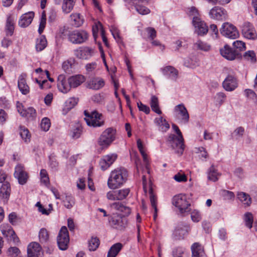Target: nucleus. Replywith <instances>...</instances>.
<instances>
[{
  "label": "nucleus",
  "mask_w": 257,
  "mask_h": 257,
  "mask_svg": "<svg viewBox=\"0 0 257 257\" xmlns=\"http://www.w3.org/2000/svg\"><path fill=\"white\" fill-rule=\"evenodd\" d=\"M128 177V173L125 168H116L110 172L107 180V186L110 189H117L126 183Z\"/></svg>",
  "instance_id": "1"
},
{
  "label": "nucleus",
  "mask_w": 257,
  "mask_h": 257,
  "mask_svg": "<svg viewBox=\"0 0 257 257\" xmlns=\"http://www.w3.org/2000/svg\"><path fill=\"white\" fill-rule=\"evenodd\" d=\"M60 37L67 36L68 40L74 44H81L86 42L89 39V35L87 31L82 29L69 31L68 28L64 27L60 30Z\"/></svg>",
  "instance_id": "2"
},
{
  "label": "nucleus",
  "mask_w": 257,
  "mask_h": 257,
  "mask_svg": "<svg viewBox=\"0 0 257 257\" xmlns=\"http://www.w3.org/2000/svg\"><path fill=\"white\" fill-rule=\"evenodd\" d=\"M191 203V198L185 193L175 195L172 199V204L181 214L190 212Z\"/></svg>",
  "instance_id": "3"
},
{
  "label": "nucleus",
  "mask_w": 257,
  "mask_h": 257,
  "mask_svg": "<svg viewBox=\"0 0 257 257\" xmlns=\"http://www.w3.org/2000/svg\"><path fill=\"white\" fill-rule=\"evenodd\" d=\"M83 113L85 116L84 119L88 126L96 128L101 127L105 124L104 116L97 110L89 111L85 110Z\"/></svg>",
  "instance_id": "4"
},
{
  "label": "nucleus",
  "mask_w": 257,
  "mask_h": 257,
  "mask_svg": "<svg viewBox=\"0 0 257 257\" xmlns=\"http://www.w3.org/2000/svg\"><path fill=\"white\" fill-rule=\"evenodd\" d=\"M116 130L113 127L106 128L97 140V144L101 150L107 149L115 140Z\"/></svg>",
  "instance_id": "5"
},
{
  "label": "nucleus",
  "mask_w": 257,
  "mask_h": 257,
  "mask_svg": "<svg viewBox=\"0 0 257 257\" xmlns=\"http://www.w3.org/2000/svg\"><path fill=\"white\" fill-rule=\"evenodd\" d=\"M143 190L145 193L148 191L150 194V200L152 207L154 209V219L156 220L158 216V208H157V197L154 194L153 188V182L151 178L149 181L147 180L146 177L144 175L142 177Z\"/></svg>",
  "instance_id": "6"
},
{
  "label": "nucleus",
  "mask_w": 257,
  "mask_h": 257,
  "mask_svg": "<svg viewBox=\"0 0 257 257\" xmlns=\"http://www.w3.org/2000/svg\"><path fill=\"white\" fill-rule=\"evenodd\" d=\"M168 141L171 145L172 148L175 150V153L179 156L183 155L185 150V145L184 139H181L179 136L171 134L168 137Z\"/></svg>",
  "instance_id": "7"
},
{
  "label": "nucleus",
  "mask_w": 257,
  "mask_h": 257,
  "mask_svg": "<svg viewBox=\"0 0 257 257\" xmlns=\"http://www.w3.org/2000/svg\"><path fill=\"white\" fill-rule=\"evenodd\" d=\"M210 18L217 21H224L228 18L227 11L220 6L213 7L209 12Z\"/></svg>",
  "instance_id": "8"
},
{
  "label": "nucleus",
  "mask_w": 257,
  "mask_h": 257,
  "mask_svg": "<svg viewBox=\"0 0 257 257\" xmlns=\"http://www.w3.org/2000/svg\"><path fill=\"white\" fill-rule=\"evenodd\" d=\"M14 175L18 180L19 183L22 185L26 184L30 177L29 174L26 170L24 165L21 164H19L15 167Z\"/></svg>",
  "instance_id": "9"
},
{
  "label": "nucleus",
  "mask_w": 257,
  "mask_h": 257,
  "mask_svg": "<svg viewBox=\"0 0 257 257\" xmlns=\"http://www.w3.org/2000/svg\"><path fill=\"white\" fill-rule=\"evenodd\" d=\"M220 31L223 36L230 39H235L239 36L237 28L228 22L224 23L222 24Z\"/></svg>",
  "instance_id": "10"
},
{
  "label": "nucleus",
  "mask_w": 257,
  "mask_h": 257,
  "mask_svg": "<svg viewBox=\"0 0 257 257\" xmlns=\"http://www.w3.org/2000/svg\"><path fill=\"white\" fill-rule=\"evenodd\" d=\"M69 242V235L68 229L65 226H62L57 236V243L59 248L64 250L67 249Z\"/></svg>",
  "instance_id": "11"
},
{
  "label": "nucleus",
  "mask_w": 257,
  "mask_h": 257,
  "mask_svg": "<svg viewBox=\"0 0 257 257\" xmlns=\"http://www.w3.org/2000/svg\"><path fill=\"white\" fill-rule=\"evenodd\" d=\"M221 55L228 60L232 61L239 58L241 54L237 50H233L228 45L225 44L223 48L220 49Z\"/></svg>",
  "instance_id": "12"
},
{
  "label": "nucleus",
  "mask_w": 257,
  "mask_h": 257,
  "mask_svg": "<svg viewBox=\"0 0 257 257\" xmlns=\"http://www.w3.org/2000/svg\"><path fill=\"white\" fill-rule=\"evenodd\" d=\"M241 33L243 37L249 40L257 39V33L252 24L249 22L244 23L241 27Z\"/></svg>",
  "instance_id": "13"
},
{
  "label": "nucleus",
  "mask_w": 257,
  "mask_h": 257,
  "mask_svg": "<svg viewBox=\"0 0 257 257\" xmlns=\"http://www.w3.org/2000/svg\"><path fill=\"white\" fill-rule=\"evenodd\" d=\"M192 24L198 35L204 36L208 33V27L207 24L200 17L193 18Z\"/></svg>",
  "instance_id": "14"
},
{
  "label": "nucleus",
  "mask_w": 257,
  "mask_h": 257,
  "mask_svg": "<svg viewBox=\"0 0 257 257\" xmlns=\"http://www.w3.org/2000/svg\"><path fill=\"white\" fill-rule=\"evenodd\" d=\"M117 155L115 153L109 154L103 156L100 160L99 165L103 171L106 170L116 161L117 158Z\"/></svg>",
  "instance_id": "15"
},
{
  "label": "nucleus",
  "mask_w": 257,
  "mask_h": 257,
  "mask_svg": "<svg viewBox=\"0 0 257 257\" xmlns=\"http://www.w3.org/2000/svg\"><path fill=\"white\" fill-rule=\"evenodd\" d=\"M109 222L113 228L122 230L127 226L128 220L125 217L117 215L113 216L111 218Z\"/></svg>",
  "instance_id": "16"
},
{
  "label": "nucleus",
  "mask_w": 257,
  "mask_h": 257,
  "mask_svg": "<svg viewBox=\"0 0 257 257\" xmlns=\"http://www.w3.org/2000/svg\"><path fill=\"white\" fill-rule=\"evenodd\" d=\"M94 53V49L88 47H80L74 51L75 55L77 58L86 60L92 57Z\"/></svg>",
  "instance_id": "17"
},
{
  "label": "nucleus",
  "mask_w": 257,
  "mask_h": 257,
  "mask_svg": "<svg viewBox=\"0 0 257 257\" xmlns=\"http://www.w3.org/2000/svg\"><path fill=\"white\" fill-rule=\"evenodd\" d=\"M43 252L40 244L37 242H32L27 247L28 257H43Z\"/></svg>",
  "instance_id": "18"
},
{
  "label": "nucleus",
  "mask_w": 257,
  "mask_h": 257,
  "mask_svg": "<svg viewBox=\"0 0 257 257\" xmlns=\"http://www.w3.org/2000/svg\"><path fill=\"white\" fill-rule=\"evenodd\" d=\"M190 230V225L184 222L178 224L174 231L173 235L178 239H183Z\"/></svg>",
  "instance_id": "19"
},
{
  "label": "nucleus",
  "mask_w": 257,
  "mask_h": 257,
  "mask_svg": "<svg viewBox=\"0 0 257 257\" xmlns=\"http://www.w3.org/2000/svg\"><path fill=\"white\" fill-rule=\"evenodd\" d=\"M57 87L59 91L63 93L69 92L72 87L69 82V78L67 79L65 75H59L57 78Z\"/></svg>",
  "instance_id": "20"
},
{
  "label": "nucleus",
  "mask_w": 257,
  "mask_h": 257,
  "mask_svg": "<svg viewBox=\"0 0 257 257\" xmlns=\"http://www.w3.org/2000/svg\"><path fill=\"white\" fill-rule=\"evenodd\" d=\"M16 28L15 19L13 14H9L7 16L5 32L6 36H12L14 34Z\"/></svg>",
  "instance_id": "21"
},
{
  "label": "nucleus",
  "mask_w": 257,
  "mask_h": 257,
  "mask_svg": "<svg viewBox=\"0 0 257 257\" xmlns=\"http://www.w3.org/2000/svg\"><path fill=\"white\" fill-rule=\"evenodd\" d=\"M224 89L227 91H232L238 86L237 78L232 75H228L222 83Z\"/></svg>",
  "instance_id": "22"
},
{
  "label": "nucleus",
  "mask_w": 257,
  "mask_h": 257,
  "mask_svg": "<svg viewBox=\"0 0 257 257\" xmlns=\"http://www.w3.org/2000/svg\"><path fill=\"white\" fill-rule=\"evenodd\" d=\"M83 133V127L80 122H75L71 124L69 135L72 139L76 140L81 137Z\"/></svg>",
  "instance_id": "23"
},
{
  "label": "nucleus",
  "mask_w": 257,
  "mask_h": 257,
  "mask_svg": "<svg viewBox=\"0 0 257 257\" xmlns=\"http://www.w3.org/2000/svg\"><path fill=\"white\" fill-rule=\"evenodd\" d=\"M174 110L177 116L181 117V121L184 123H187L189 120V113L183 104H178L175 106Z\"/></svg>",
  "instance_id": "24"
},
{
  "label": "nucleus",
  "mask_w": 257,
  "mask_h": 257,
  "mask_svg": "<svg viewBox=\"0 0 257 257\" xmlns=\"http://www.w3.org/2000/svg\"><path fill=\"white\" fill-rule=\"evenodd\" d=\"M137 145L138 150L141 154L143 161L145 164L146 168L148 170V173H150V161L149 158L146 152L145 148L143 144V142L141 139H138L137 140Z\"/></svg>",
  "instance_id": "25"
},
{
  "label": "nucleus",
  "mask_w": 257,
  "mask_h": 257,
  "mask_svg": "<svg viewBox=\"0 0 257 257\" xmlns=\"http://www.w3.org/2000/svg\"><path fill=\"white\" fill-rule=\"evenodd\" d=\"M35 14L33 12H29L22 15L19 21V25L22 28H26L32 23Z\"/></svg>",
  "instance_id": "26"
},
{
  "label": "nucleus",
  "mask_w": 257,
  "mask_h": 257,
  "mask_svg": "<svg viewBox=\"0 0 257 257\" xmlns=\"http://www.w3.org/2000/svg\"><path fill=\"white\" fill-rule=\"evenodd\" d=\"M192 257H206L204 247L199 242L194 243L191 247Z\"/></svg>",
  "instance_id": "27"
},
{
  "label": "nucleus",
  "mask_w": 257,
  "mask_h": 257,
  "mask_svg": "<svg viewBox=\"0 0 257 257\" xmlns=\"http://www.w3.org/2000/svg\"><path fill=\"white\" fill-rule=\"evenodd\" d=\"M111 206L116 210L121 213L120 216L125 217L130 215L132 212V209L130 207L124 205L121 202L113 203Z\"/></svg>",
  "instance_id": "28"
},
{
  "label": "nucleus",
  "mask_w": 257,
  "mask_h": 257,
  "mask_svg": "<svg viewBox=\"0 0 257 257\" xmlns=\"http://www.w3.org/2000/svg\"><path fill=\"white\" fill-rule=\"evenodd\" d=\"M105 81L102 78L94 77L89 80L88 85L90 88L98 90L102 88L105 85Z\"/></svg>",
  "instance_id": "29"
},
{
  "label": "nucleus",
  "mask_w": 257,
  "mask_h": 257,
  "mask_svg": "<svg viewBox=\"0 0 257 257\" xmlns=\"http://www.w3.org/2000/svg\"><path fill=\"white\" fill-rule=\"evenodd\" d=\"M26 75H21L18 79V87L20 91L24 95L28 94L30 91V87L27 83Z\"/></svg>",
  "instance_id": "30"
},
{
  "label": "nucleus",
  "mask_w": 257,
  "mask_h": 257,
  "mask_svg": "<svg viewBox=\"0 0 257 257\" xmlns=\"http://www.w3.org/2000/svg\"><path fill=\"white\" fill-rule=\"evenodd\" d=\"M99 30L100 31V34L103 42L106 47H108V42L107 37L105 36V30L103 28L102 24L100 22H98L95 24V26L93 27L92 31L93 36L94 37H95L96 33H97Z\"/></svg>",
  "instance_id": "31"
},
{
  "label": "nucleus",
  "mask_w": 257,
  "mask_h": 257,
  "mask_svg": "<svg viewBox=\"0 0 257 257\" xmlns=\"http://www.w3.org/2000/svg\"><path fill=\"white\" fill-rule=\"evenodd\" d=\"M86 79L84 76L81 74L73 75L69 77V82L72 88H76L83 83Z\"/></svg>",
  "instance_id": "32"
},
{
  "label": "nucleus",
  "mask_w": 257,
  "mask_h": 257,
  "mask_svg": "<svg viewBox=\"0 0 257 257\" xmlns=\"http://www.w3.org/2000/svg\"><path fill=\"white\" fill-rule=\"evenodd\" d=\"M11 187L10 183L6 181L0 188V197L5 201L7 200L11 194Z\"/></svg>",
  "instance_id": "33"
},
{
  "label": "nucleus",
  "mask_w": 257,
  "mask_h": 257,
  "mask_svg": "<svg viewBox=\"0 0 257 257\" xmlns=\"http://www.w3.org/2000/svg\"><path fill=\"white\" fill-rule=\"evenodd\" d=\"M238 199L243 203L245 207H249L252 203V199L248 194L240 192L237 194Z\"/></svg>",
  "instance_id": "34"
},
{
  "label": "nucleus",
  "mask_w": 257,
  "mask_h": 257,
  "mask_svg": "<svg viewBox=\"0 0 257 257\" xmlns=\"http://www.w3.org/2000/svg\"><path fill=\"white\" fill-rule=\"evenodd\" d=\"M122 247L123 245L120 242L113 244L108 251L107 257H116Z\"/></svg>",
  "instance_id": "35"
},
{
  "label": "nucleus",
  "mask_w": 257,
  "mask_h": 257,
  "mask_svg": "<svg viewBox=\"0 0 257 257\" xmlns=\"http://www.w3.org/2000/svg\"><path fill=\"white\" fill-rule=\"evenodd\" d=\"M71 21L75 27H79L84 23V19L79 13H73L70 15Z\"/></svg>",
  "instance_id": "36"
},
{
  "label": "nucleus",
  "mask_w": 257,
  "mask_h": 257,
  "mask_svg": "<svg viewBox=\"0 0 257 257\" xmlns=\"http://www.w3.org/2000/svg\"><path fill=\"white\" fill-rule=\"evenodd\" d=\"M19 134L22 140L26 143L31 141V134L29 130L24 126L20 125Z\"/></svg>",
  "instance_id": "37"
},
{
  "label": "nucleus",
  "mask_w": 257,
  "mask_h": 257,
  "mask_svg": "<svg viewBox=\"0 0 257 257\" xmlns=\"http://www.w3.org/2000/svg\"><path fill=\"white\" fill-rule=\"evenodd\" d=\"M164 75L168 76L170 77L176 78L178 74L176 69L171 66H167L162 69Z\"/></svg>",
  "instance_id": "38"
},
{
  "label": "nucleus",
  "mask_w": 257,
  "mask_h": 257,
  "mask_svg": "<svg viewBox=\"0 0 257 257\" xmlns=\"http://www.w3.org/2000/svg\"><path fill=\"white\" fill-rule=\"evenodd\" d=\"M47 46V41L44 35H41L36 41V49L38 52L43 50Z\"/></svg>",
  "instance_id": "39"
},
{
  "label": "nucleus",
  "mask_w": 257,
  "mask_h": 257,
  "mask_svg": "<svg viewBox=\"0 0 257 257\" xmlns=\"http://www.w3.org/2000/svg\"><path fill=\"white\" fill-rule=\"evenodd\" d=\"M150 104L153 111L158 114H161L162 113V112L159 107L158 98L156 96H152Z\"/></svg>",
  "instance_id": "40"
},
{
  "label": "nucleus",
  "mask_w": 257,
  "mask_h": 257,
  "mask_svg": "<svg viewBox=\"0 0 257 257\" xmlns=\"http://www.w3.org/2000/svg\"><path fill=\"white\" fill-rule=\"evenodd\" d=\"M50 233L45 228H41L39 232V239L41 243H46L49 240Z\"/></svg>",
  "instance_id": "41"
},
{
  "label": "nucleus",
  "mask_w": 257,
  "mask_h": 257,
  "mask_svg": "<svg viewBox=\"0 0 257 257\" xmlns=\"http://www.w3.org/2000/svg\"><path fill=\"white\" fill-rule=\"evenodd\" d=\"M76 0H64L62 10L65 13H70L73 9Z\"/></svg>",
  "instance_id": "42"
},
{
  "label": "nucleus",
  "mask_w": 257,
  "mask_h": 257,
  "mask_svg": "<svg viewBox=\"0 0 257 257\" xmlns=\"http://www.w3.org/2000/svg\"><path fill=\"white\" fill-rule=\"evenodd\" d=\"M1 231L3 235L7 238H10L12 234L15 235L16 233L13 228L8 224H4L1 227Z\"/></svg>",
  "instance_id": "43"
},
{
  "label": "nucleus",
  "mask_w": 257,
  "mask_h": 257,
  "mask_svg": "<svg viewBox=\"0 0 257 257\" xmlns=\"http://www.w3.org/2000/svg\"><path fill=\"white\" fill-rule=\"evenodd\" d=\"M100 240L97 237H92L88 241V248L90 251H95L99 247Z\"/></svg>",
  "instance_id": "44"
},
{
  "label": "nucleus",
  "mask_w": 257,
  "mask_h": 257,
  "mask_svg": "<svg viewBox=\"0 0 257 257\" xmlns=\"http://www.w3.org/2000/svg\"><path fill=\"white\" fill-rule=\"evenodd\" d=\"M155 122L158 125L162 127L163 131L166 132L170 128L168 121L162 116L155 118Z\"/></svg>",
  "instance_id": "45"
},
{
  "label": "nucleus",
  "mask_w": 257,
  "mask_h": 257,
  "mask_svg": "<svg viewBox=\"0 0 257 257\" xmlns=\"http://www.w3.org/2000/svg\"><path fill=\"white\" fill-rule=\"evenodd\" d=\"M79 99L76 97H71L68 99L65 102V106L64 110L66 109L69 111L76 106L78 102Z\"/></svg>",
  "instance_id": "46"
},
{
  "label": "nucleus",
  "mask_w": 257,
  "mask_h": 257,
  "mask_svg": "<svg viewBox=\"0 0 257 257\" xmlns=\"http://www.w3.org/2000/svg\"><path fill=\"white\" fill-rule=\"evenodd\" d=\"M40 175L41 182L42 183L47 186L50 184L48 173L46 169H43L41 170Z\"/></svg>",
  "instance_id": "47"
},
{
  "label": "nucleus",
  "mask_w": 257,
  "mask_h": 257,
  "mask_svg": "<svg viewBox=\"0 0 257 257\" xmlns=\"http://www.w3.org/2000/svg\"><path fill=\"white\" fill-rule=\"evenodd\" d=\"M64 206L67 209H71L75 204L74 197L71 195H67L63 200Z\"/></svg>",
  "instance_id": "48"
},
{
  "label": "nucleus",
  "mask_w": 257,
  "mask_h": 257,
  "mask_svg": "<svg viewBox=\"0 0 257 257\" xmlns=\"http://www.w3.org/2000/svg\"><path fill=\"white\" fill-rule=\"evenodd\" d=\"M173 257H188L185 249L182 247H177L173 251Z\"/></svg>",
  "instance_id": "49"
},
{
  "label": "nucleus",
  "mask_w": 257,
  "mask_h": 257,
  "mask_svg": "<svg viewBox=\"0 0 257 257\" xmlns=\"http://www.w3.org/2000/svg\"><path fill=\"white\" fill-rule=\"evenodd\" d=\"M243 59L246 61L254 63L256 61L255 53L253 51H248L243 55Z\"/></svg>",
  "instance_id": "50"
},
{
  "label": "nucleus",
  "mask_w": 257,
  "mask_h": 257,
  "mask_svg": "<svg viewBox=\"0 0 257 257\" xmlns=\"http://www.w3.org/2000/svg\"><path fill=\"white\" fill-rule=\"evenodd\" d=\"M9 221L13 225H16L21 222V218L16 213L12 212L9 215Z\"/></svg>",
  "instance_id": "51"
},
{
  "label": "nucleus",
  "mask_w": 257,
  "mask_h": 257,
  "mask_svg": "<svg viewBox=\"0 0 257 257\" xmlns=\"http://www.w3.org/2000/svg\"><path fill=\"white\" fill-rule=\"evenodd\" d=\"M195 45L198 49L204 51H208L211 49V46L210 45L201 40H198L195 44Z\"/></svg>",
  "instance_id": "52"
},
{
  "label": "nucleus",
  "mask_w": 257,
  "mask_h": 257,
  "mask_svg": "<svg viewBox=\"0 0 257 257\" xmlns=\"http://www.w3.org/2000/svg\"><path fill=\"white\" fill-rule=\"evenodd\" d=\"M244 221L245 225L249 228H251L253 221V215L250 212H246L244 214Z\"/></svg>",
  "instance_id": "53"
},
{
  "label": "nucleus",
  "mask_w": 257,
  "mask_h": 257,
  "mask_svg": "<svg viewBox=\"0 0 257 257\" xmlns=\"http://www.w3.org/2000/svg\"><path fill=\"white\" fill-rule=\"evenodd\" d=\"M119 200H122L126 198L130 193V188H123L117 190Z\"/></svg>",
  "instance_id": "54"
},
{
  "label": "nucleus",
  "mask_w": 257,
  "mask_h": 257,
  "mask_svg": "<svg viewBox=\"0 0 257 257\" xmlns=\"http://www.w3.org/2000/svg\"><path fill=\"white\" fill-rule=\"evenodd\" d=\"M191 218L193 222H198L202 219L201 214L198 210L194 209L191 212Z\"/></svg>",
  "instance_id": "55"
},
{
  "label": "nucleus",
  "mask_w": 257,
  "mask_h": 257,
  "mask_svg": "<svg viewBox=\"0 0 257 257\" xmlns=\"http://www.w3.org/2000/svg\"><path fill=\"white\" fill-rule=\"evenodd\" d=\"M233 46L234 48H235L239 51H243L246 49L245 43L240 40H236L233 43Z\"/></svg>",
  "instance_id": "56"
},
{
  "label": "nucleus",
  "mask_w": 257,
  "mask_h": 257,
  "mask_svg": "<svg viewBox=\"0 0 257 257\" xmlns=\"http://www.w3.org/2000/svg\"><path fill=\"white\" fill-rule=\"evenodd\" d=\"M208 179L213 181H216L218 179L217 170L214 166H211L209 168Z\"/></svg>",
  "instance_id": "57"
},
{
  "label": "nucleus",
  "mask_w": 257,
  "mask_h": 257,
  "mask_svg": "<svg viewBox=\"0 0 257 257\" xmlns=\"http://www.w3.org/2000/svg\"><path fill=\"white\" fill-rule=\"evenodd\" d=\"M174 179L178 182H186L187 181V177L185 174L179 172L173 177Z\"/></svg>",
  "instance_id": "58"
},
{
  "label": "nucleus",
  "mask_w": 257,
  "mask_h": 257,
  "mask_svg": "<svg viewBox=\"0 0 257 257\" xmlns=\"http://www.w3.org/2000/svg\"><path fill=\"white\" fill-rule=\"evenodd\" d=\"M51 126V122L49 118L48 117L43 118L41 122V128L46 132L48 131Z\"/></svg>",
  "instance_id": "59"
},
{
  "label": "nucleus",
  "mask_w": 257,
  "mask_h": 257,
  "mask_svg": "<svg viewBox=\"0 0 257 257\" xmlns=\"http://www.w3.org/2000/svg\"><path fill=\"white\" fill-rule=\"evenodd\" d=\"M19 111L22 116L28 117L29 116V113L30 114V116H34L36 115V110L32 107H29L28 108L27 110H23L22 111H20V110H19Z\"/></svg>",
  "instance_id": "60"
},
{
  "label": "nucleus",
  "mask_w": 257,
  "mask_h": 257,
  "mask_svg": "<svg viewBox=\"0 0 257 257\" xmlns=\"http://www.w3.org/2000/svg\"><path fill=\"white\" fill-rule=\"evenodd\" d=\"M146 31L150 40H153L157 37V32L154 28L148 27L146 29Z\"/></svg>",
  "instance_id": "61"
},
{
  "label": "nucleus",
  "mask_w": 257,
  "mask_h": 257,
  "mask_svg": "<svg viewBox=\"0 0 257 257\" xmlns=\"http://www.w3.org/2000/svg\"><path fill=\"white\" fill-rule=\"evenodd\" d=\"M106 197L108 200H119L117 190L109 191L106 194Z\"/></svg>",
  "instance_id": "62"
},
{
  "label": "nucleus",
  "mask_w": 257,
  "mask_h": 257,
  "mask_svg": "<svg viewBox=\"0 0 257 257\" xmlns=\"http://www.w3.org/2000/svg\"><path fill=\"white\" fill-rule=\"evenodd\" d=\"M20 253V250L17 247H11L8 249L9 255L12 257L17 256Z\"/></svg>",
  "instance_id": "63"
},
{
  "label": "nucleus",
  "mask_w": 257,
  "mask_h": 257,
  "mask_svg": "<svg viewBox=\"0 0 257 257\" xmlns=\"http://www.w3.org/2000/svg\"><path fill=\"white\" fill-rule=\"evenodd\" d=\"M8 118V113L4 109L0 108V124H4Z\"/></svg>",
  "instance_id": "64"
}]
</instances>
